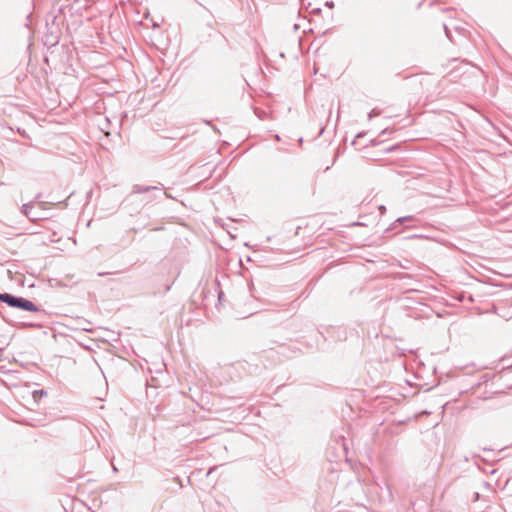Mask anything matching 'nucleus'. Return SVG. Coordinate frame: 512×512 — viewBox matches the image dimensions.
<instances>
[{
	"mask_svg": "<svg viewBox=\"0 0 512 512\" xmlns=\"http://www.w3.org/2000/svg\"><path fill=\"white\" fill-rule=\"evenodd\" d=\"M142 194L144 197L141 199L142 202L146 204L158 198V195H164L165 197H169L166 192H162V189L157 186H146L135 184L132 187V191L129 195V199L135 198L137 195Z\"/></svg>",
	"mask_w": 512,
	"mask_h": 512,
	"instance_id": "nucleus-1",
	"label": "nucleus"
},
{
	"mask_svg": "<svg viewBox=\"0 0 512 512\" xmlns=\"http://www.w3.org/2000/svg\"><path fill=\"white\" fill-rule=\"evenodd\" d=\"M416 290L410 289L405 291L399 298L398 304L404 310L413 311L416 305V298L414 297V293ZM410 317H413V312L407 314Z\"/></svg>",
	"mask_w": 512,
	"mask_h": 512,
	"instance_id": "nucleus-2",
	"label": "nucleus"
},
{
	"mask_svg": "<svg viewBox=\"0 0 512 512\" xmlns=\"http://www.w3.org/2000/svg\"><path fill=\"white\" fill-rule=\"evenodd\" d=\"M443 28L446 34V37L453 43H456L457 40L455 39L452 31H455L459 36H464L465 29L459 25H456L454 23H443Z\"/></svg>",
	"mask_w": 512,
	"mask_h": 512,
	"instance_id": "nucleus-3",
	"label": "nucleus"
},
{
	"mask_svg": "<svg viewBox=\"0 0 512 512\" xmlns=\"http://www.w3.org/2000/svg\"><path fill=\"white\" fill-rule=\"evenodd\" d=\"M21 212L30 220V221H38L45 219L44 216H42L40 211H35L33 209L32 203H25L21 207Z\"/></svg>",
	"mask_w": 512,
	"mask_h": 512,
	"instance_id": "nucleus-4",
	"label": "nucleus"
},
{
	"mask_svg": "<svg viewBox=\"0 0 512 512\" xmlns=\"http://www.w3.org/2000/svg\"><path fill=\"white\" fill-rule=\"evenodd\" d=\"M15 308L23 310V311H28V312H39L40 311V308L35 303H33L32 301H30L24 297H20V296L17 297Z\"/></svg>",
	"mask_w": 512,
	"mask_h": 512,
	"instance_id": "nucleus-5",
	"label": "nucleus"
},
{
	"mask_svg": "<svg viewBox=\"0 0 512 512\" xmlns=\"http://www.w3.org/2000/svg\"><path fill=\"white\" fill-rule=\"evenodd\" d=\"M17 297L18 296L10 293H0V301L13 308H15Z\"/></svg>",
	"mask_w": 512,
	"mask_h": 512,
	"instance_id": "nucleus-6",
	"label": "nucleus"
},
{
	"mask_svg": "<svg viewBox=\"0 0 512 512\" xmlns=\"http://www.w3.org/2000/svg\"><path fill=\"white\" fill-rule=\"evenodd\" d=\"M56 19H57V16L54 15V14H48L47 15V18H46V25L49 26L50 25V22H51V25L52 27L55 25V22H56ZM51 34H54V30L52 29L51 30Z\"/></svg>",
	"mask_w": 512,
	"mask_h": 512,
	"instance_id": "nucleus-7",
	"label": "nucleus"
},
{
	"mask_svg": "<svg viewBox=\"0 0 512 512\" xmlns=\"http://www.w3.org/2000/svg\"><path fill=\"white\" fill-rule=\"evenodd\" d=\"M412 220H413V216H411V215L410 216L399 217L393 223V227L391 229H395L397 224H401V223H403L405 221H412Z\"/></svg>",
	"mask_w": 512,
	"mask_h": 512,
	"instance_id": "nucleus-8",
	"label": "nucleus"
},
{
	"mask_svg": "<svg viewBox=\"0 0 512 512\" xmlns=\"http://www.w3.org/2000/svg\"><path fill=\"white\" fill-rule=\"evenodd\" d=\"M47 395V392L43 389L41 390H36L34 393H33V396L35 399H37L38 396L40 397H43V396H46Z\"/></svg>",
	"mask_w": 512,
	"mask_h": 512,
	"instance_id": "nucleus-9",
	"label": "nucleus"
},
{
	"mask_svg": "<svg viewBox=\"0 0 512 512\" xmlns=\"http://www.w3.org/2000/svg\"><path fill=\"white\" fill-rule=\"evenodd\" d=\"M440 190L438 188H435V189H432V190H427V191H424V193L426 194H430V195H434V196H439L440 195Z\"/></svg>",
	"mask_w": 512,
	"mask_h": 512,
	"instance_id": "nucleus-10",
	"label": "nucleus"
},
{
	"mask_svg": "<svg viewBox=\"0 0 512 512\" xmlns=\"http://www.w3.org/2000/svg\"><path fill=\"white\" fill-rule=\"evenodd\" d=\"M379 115V112L376 109H372L368 115L369 119H372L373 117Z\"/></svg>",
	"mask_w": 512,
	"mask_h": 512,
	"instance_id": "nucleus-11",
	"label": "nucleus"
},
{
	"mask_svg": "<svg viewBox=\"0 0 512 512\" xmlns=\"http://www.w3.org/2000/svg\"><path fill=\"white\" fill-rule=\"evenodd\" d=\"M378 209L380 210V212H381L382 214H384V213L386 212V207H385L384 205H380V206L378 207Z\"/></svg>",
	"mask_w": 512,
	"mask_h": 512,
	"instance_id": "nucleus-12",
	"label": "nucleus"
},
{
	"mask_svg": "<svg viewBox=\"0 0 512 512\" xmlns=\"http://www.w3.org/2000/svg\"><path fill=\"white\" fill-rule=\"evenodd\" d=\"M174 481L177 482L180 485V487H182L181 480L178 476L174 477Z\"/></svg>",
	"mask_w": 512,
	"mask_h": 512,
	"instance_id": "nucleus-13",
	"label": "nucleus"
},
{
	"mask_svg": "<svg viewBox=\"0 0 512 512\" xmlns=\"http://www.w3.org/2000/svg\"><path fill=\"white\" fill-rule=\"evenodd\" d=\"M506 371H512V365H511V366H508V367L503 368V370L501 371V373L506 372Z\"/></svg>",
	"mask_w": 512,
	"mask_h": 512,
	"instance_id": "nucleus-14",
	"label": "nucleus"
},
{
	"mask_svg": "<svg viewBox=\"0 0 512 512\" xmlns=\"http://www.w3.org/2000/svg\"><path fill=\"white\" fill-rule=\"evenodd\" d=\"M417 177H418V180H420V179L423 180V181L425 180L424 174L418 173Z\"/></svg>",
	"mask_w": 512,
	"mask_h": 512,
	"instance_id": "nucleus-15",
	"label": "nucleus"
},
{
	"mask_svg": "<svg viewBox=\"0 0 512 512\" xmlns=\"http://www.w3.org/2000/svg\"><path fill=\"white\" fill-rule=\"evenodd\" d=\"M320 11H321V9H320V8H315V9H313V11H312V12H313L314 14H318Z\"/></svg>",
	"mask_w": 512,
	"mask_h": 512,
	"instance_id": "nucleus-16",
	"label": "nucleus"
},
{
	"mask_svg": "<svg viewBox=\"0 0 512 512\" xmlns=\"http://www.w3.org/2000/svg\"><path fill=\"white\" fill-rule=\"evenodd\" d=\"M326 6H328V7H333V6H334V3H333V2H326Z\"/></svg>",
	"mask_w": 512,
	"mask_h": 512,
	"instance_id": "nucleus-17",
	"label": "nucleus"
},
{
	"mask_svg": "<svg viewBox=\"0 0 512 512\" xmlns=\"http://www.w3.org/2000/svg\"><path fill=\"white\" fill-rule=\"evenodd\" d=\"M113 471H118V469L113 465Z\"/></svg>",
	"mask_w": 512,
	"mask_h": 512,
	"instance_id": "nucleus-18",
	"label": "nucleus"
},
{
	"mask_svg": "<svg viewBox=\"0 0 512 512\" xmlns=\"http://www.w3.org/2000/svg\"><path fill=\"white\" fill-rule=\"evenodd\" d=\"M171 289V286H167L166 291H169Z\"/></svg>",
	"mask_w": 512,
	"mask_h": 512,
	"instance_id": "nucleus-19",
	"label": "nucleus"
}]
</instances>
